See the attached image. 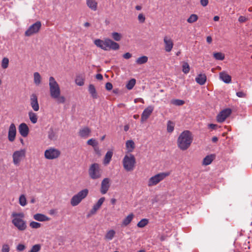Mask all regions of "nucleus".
<instances>
[{
  "mask_svg": "<svg viewBox=\"0 0 252 252\" xmlns=\"http://www.w3.org/2000/svg\"><path fill=\"white\" fill-rule=\"evenodd\" d=\"M49 86L51 98L56 100L58 103H64L65 98L64 96L61 95V91L59 85L52 76L49 77Z\"/></svg>",
  "mask_w": 252,
  "mask_h": 252,
  "instance_id": "nucleus-1",
  "label": "nucleus"
},
{
  "mask_svg": "<svg viewBox=\"0 0 252 252\" xmlns=\"http://www.w3.org/2000/svg\"><path fill=\"white\" fill-rule=\"evenodd\" d=\"M192 141L191 133L189 130H185L179 135L177 140L178 147L182 150L188 149Z\"/></svg>",
  "mask_w": 252,
  "mask_h": 252,
  "instance_id": "nucleus-2",
  "label": "nucleus"
},
{
  "mask_svg": "<svg viewBox=\"0 0 252 252\" xmlns=\"http://www.w3.org/2000/svg\"><path fill=\"white\" fill-rule=\"evenodd\" d=\"M12 223L19 231H23L27 228L26 221L24 220L23 213L13 212L11 214Z\"/></svg>",
  "mask_w": 252,
  "mask_h": 252,
  "instance_id": "nucleus-3",
  "label": "nucleus"
},
{
  "mask_svg": "<svg viewBox=\"0 0 252 252\" xmlns=\"http://www.w3.org/2000/svg\"><path fill=\"white\" fill-rule=\"evenodd\" d=\"M170 175V172H159L152 177H151L147 182V185L149 187H151L157 185L160 182L164 180L167 177Z\"/></svg>",
  "mask_w": 252,
  "mask_h": 252,
  "instance_id": "nucleus-4",
  "label": "nucleus"
},
{
  "mask_svg": "<svg viewBox=\"0 0 252 252\" xmlns=\"http://www.w3.org/2000/svg\"><path fill=\"white\" fill-rule=\"evenodd\" d=\"M136 163L135 158L131 154L126 155L123 160L124 169L127 171H132Z\"/></svg>",
  "mask_w": 252,
  "mask_h": 252,
  "instance_id": "nucleus-5",
  "label": "nucleus"
},
{
  "mask_svg": "<svg viewBox=\"0 0 252 252\" xmlns=\"http://www.w3.org/2000/svg\"><path fill=\"white\" fill-rule=\"evenodd\" d=\"M89 193V190L87 189H84L78 192L77 194L72 196L70 199V204L72 206L78 205L83 199L87 197Z\"/></svg>",
  "mask_w": 252,
  "mask_h": 252,
  "instance_id": "nucleus-6",
  "label": "nucleus"
},
{
  "mask_svg": "<svg viewBox=\"0 0 252 252\" xmlns=\"http://www.w3.org/2000/svg\"><path fill=\"white\" fill-rule=\"evenodd\" d=\"M26 156V150L21 149L13 153V163L16 166H19L20 163L25 159Z\"/></svg>",
  "mask_w": 252,
  "mask_h": 252,
  "instance_id": "nucleus-7",
  "label": "nucleus"
},
{
  "mask_svg": "<svg viewBox=\"0 0 252 252\" xmlns=\"http://www.w3.org/2000/svg\"><path fill=\"white\" fill-rule=\"evenodd\" d=\"M89 175L93 180L100 178L102 175V170L100 165L96 163L92 164L89 169Z\"/></svg>",
  "mask_w": 252,
  "mask_h": 252,
  "instance_id": "nucleus-8",
  "label": "nucleus"
},
{
  "mask_svg": "<svg viewBox=\"0 0 252 252\" xmlns=\"http://www.w3.org/2000/svg\"><path fill=\"white\" fill-rule=\"evenodd\" d=\"M61 155V152L57 149L50 148L44 152V157L47 159H54L58 158Z\"/></svg>",
  "mask_w": 252,
  "mask_h": 252,
  "instance_id": "nucleus-9",
  "label": "nucleus"
},
{
  "mask_svg": "<svg viewBox=\"0 0 252 252\" xmlns=\"http://www.w3.org/2000/svg\"><path fill=\"white\" fill-rule=\"evenodd\" d=\"M40 21H37L29 27L25 32V35L27 36H30L34 34L37 33L41 28Z\"/></svg>",
  "mask_w": 252,
  "mask_h": 252,
  "instance_id": "nucleus-10",
  "label": "nucleus"
},
{
  "mask_svg": "<svg viewBox=\"0 0 252 252\" xmlns=\"http://www.w3.org/2000/svg\"><path fill=\"white\" fill-rule=\"evenodd\" d=\"M154 110V106L153 105L148 106L143 111L141 116V122H145L151 116Z\"/></svg>",
  "mask_w": 252,
  "mask_h": 252,
  "instance_id": "nucleus-11",
  "label": "nucleus"
},
{
  "mask_svg": "<svg viewBox=\"0 0 252 252\" xmlns=\"http://www.w3.org/2000/svg\"><path fill=\"white\" fill-rule=\"evenodd\" d=\"M16 128L14 124L10 125L8 131V139L10 142H13L16 138Z\"/></svg>",
  "mask_w": 252,
  "mask_h": 252,
  "instance_id": "nucleus-12",
  "label": "nucleus"
},
{
  "mask_svg": "<svg viewBox=\"0 0 252 252\" xmlns=\"http://www.w3.org/2000/svg\"><path fill=\"white\" fill-rule=\"evenodd\" d=\"M231 110L230 109H226L221 111L217 116V120L218 122L222 123L230 115Z\"/></svg>",
  "mask_w": 252,
  "mask_h": 252,
  "instance_id": "nucleus-13",
  "label": "nucleus"
},
{
  "mask_svg": "<svg viewBox=\"0 0 252 252\" xmlns=\"http://www.w3.org/2000/svg\"><path fill=\"white\" fill-rule=\"evenodd\" d=\"M30 105L34 111H38L39 109V105L38 101L37 96L35 94L30 95Z\"/></svg>",
  "mask_w": 252,
  "mask_h": 252,
  "instance_id": "nucleus-14",
  "label": "nucleus"
},
{
  "mask_svg": "<svg viewBox=\"0 0 252 252\" xmlns=\"http://www.w3.org/2000/svg\"><path fill=\"white\" fill-rule=\"evenodd\" d=\"M110 180L108 178H104L101 182L100 192L102 194L106 193L110 188Z\"/></svg>",
  "mask_w": 252,
  "mask_h": 252,
  "instance_id": "nucleus-15",
  "label": "nucleus"
},
{
  "mask_svg": "<svg viewBox=\"0 0 252 252\" xmlns=\"http://www.w3.org/2000/svg\"><path fill=\"white\" fill-rule=\"evenodd\" d=\"M120 46L118 43L109 39H105V51L109 49L116 50L119 49Z\"/></svg>",
  "mask_w": 252,
  "mask_h": 252,
  "instance_id": "nucleus-16",
  "label": "nucleus"
},
{
  "mask_svg": "<svg viewBox=\"0 0 252 252\" xmlns=\"http://www.w3.org/2000/svg\"><path fill=\"white\" fill-rule=\"evenodd\" d=\"M18 130L20 134L24 137L28 136L29 133V128L26 123L21 124L18 127Z\"/></svg>",
  "mask_w": 252,
  "mask_h": 252,
  "instance_id": "nucleus-17",
  "label": "nucleus"
},
{
  "mask_svg": "<svg viewBox=\"0 0 252 252\" xmlns=\"http://www.w3.org/2000/svg\"><path fill=\"white\" fill-rule=\"evenodd\" d=\"M165 50L167 52H170L173 47L174 44L172 40L167 36H165L163 39Z\"/></svg>",
  "mask_w": 252,
  "mask_h": 252,
  "instance_id": "nucleus-18",
  "label": "nucleus"
},
{
  "mask_svg": "<svg viewBox=\"0 0 252 252\" xmlns=\"http://www.w3.org/2000/svg\"><path fill=\"white\" fill-rule=\"evenodd\" d=\"M91 130L88 127L85 126L81 128L79 131V135L83 138H87L91 134Z\"/></svg>",
  "mask_w": 252,
  "mask_h": 252,
  "instance_id": "nucleus-19",
  "label": "nucleus"
},
{
  "mask_svg": "<svg viewBox=\"0 0 252 252\" xmlns=\"http://www.w3.org/2000/svg\"><path fill=\"white\" fill-rule=\"evenodd\" d=\"M33 218L38 221H47L50 220V218L47 216L40 214L37 213L33 215Z\"/></svg>",
  "mask_w": 252,
  "mask_h": 252,
  "instance_id": "nucleus-20",
  "label": "nucleus"
},
{
  "mask_svg": "<svg viewBox=\"0 0 252 252\" xmlns=\"http://www.w3.org/2000/svg\"><path fill=\"white\" fill-rule=\"evenodd\" d=\"M220 78L225 83H229L231 81V77L225 72H221L219 74Z\"/></svg>",
  "mask_w": 252,
  "mask_h": 252,
  "instance_id": "nucleus-21",
  "label": "nucleus"
},
{
  "mask_svg": "<svg viewBox=\"0 0 252 252\" xmlns=\"http://www.w3.org/2000/svg\"><path fill=\"white\" fill-rule=\"evenodd\" d=\"M207 77L205 74H199L195 78L196 82L200 85L205 84Z\"/></svg>",
  "mask_w": 252,
  "mask_h": 252,
  "instance_id": "nucleus-22",
  "label": "nucleus"
},
{
  "mask_svg": "<svg viewBox=\"0 0 252 252\" xmlns=\"http://www.w3.org/2000/svg\"><path fill=\"white\" fill-rule=\"evenodd\" d=\"M126 149L127 153L132 152L135 148V143L132 140H128L126 143Z\"/></svg>",
  "mask_w": 252,
  "mask_h": 252,
  "instance_id": "nucleus-23",
  "label": "nucleus"
},
{
  "mask_svg": "<svg viewBox=\"0 0 252 252\" xmlns=\"http://www.w3.org/2000/svg\"><path fill=\"white\" fill-rule=\"evenodd\" d=\"M87 6L92 10L96 11L97 8V2L95 0H86Z\"/></svg>",
  "mask_w": 252,
  "mask_h": 252,
  "instance_id": "nucleus-24",
  "label": "nucleus"
},
{
  "mask_svg": "<svg viewBox=\"0 0 252 252\" xmlns=\"http://www.w3.org/2000/svg\"><path fill=\"white\" fill-rule=\"evenodd\" d=\"M112 156L113 152L112 151H109L106 153L103 161V163L104 165H107L110 163Z\"/></svg>",
  "mask_w": 252,
  "mask_h": 252,
  "instance_id": "nucleus-25",
  "label": "nucleus"
},
{
  "mask_svg": "<svg viewBox=\"0 0 252 252\" xmlns=\"http://www.w3.org/2000/svg\"><path fill=\"white\" fill-rule=\"evenodd\" d=\"M134 217V215L132 213L129 214L126 218L124 219L122 222V225L127 226L132 221Z\"/></svg>",
  "mask_w": 252,
  "mask_h": 252,
  "instance_id": "nucleus-26",
  "label": "nucleus"
},
{
  "mask_svg": "<svg viewBox=\"0 0 252 252\" xmlns=\"http://www.w3.org/2000/svg\"><path fill=\"white\" fill-rule=\"evenodd\" d=\"M28 115L31 122L34 124L37 123L38 117L35 113L33 112L32 111H29Z\"/></svg>",
  "mask_w": 252,
  "mask_h": 252,
  "instance_id": "nucleus-27",
  "label": "nucleus"
},
{
  "mask_svg": "<svg viewBox=\"0 0 252 252\" xmlns=\"http://www.w3.org/2000/svg\"><path fill=\"white\" fill-rule=\"evenodd\" d=\"M89 92L93 98H97V94L96 92L95 87L93 84H90L89 86Z\"/></svg>",
  "mask_w": 252,
  "mask_h": 252,
  "instance_id": "nucleus-28",
  "label": "nucleus"
},
{
  "mask_svg": "<svg viewBox=\"0 0 252 252\" xmlns=\"http://www.w3.org/2000/svg\"><path fill=\"white\" fill-rule=\"evenodd\" d=\"M116 234V232L114 230H109L106 233L104 238L105 240L108 241H110L113 239L115 235Z\"/></svg>",
  "mask_w": 252,
  "mask_h": 252,
  "instance_id": "nucleus-29",
  "label": "nucleus"
},
{
  "mask_svg": "<svg viewBox=\"0 0 252 252\" xmlns=\"http://www.w3.org/2000/svg\"><path fill=\"white\" fill-rule=\"evenodd\" d=\"M148 57H147L146 56H143L138 58L136 59L135 63L136 64H137L138 65H141V64H144V63H146L148 62Z\"/></svg>",
  "mask_w": 252,
  "mask_h": 252,
  "instance_id": "nucleus-30",
  "label": "nucleus"
},
{
  "mask_svg": "<svg viewBox=\"0 0 252 252\" xmlns=\"http://www.w3.org/2000/svg\"><path fill=\"white\" fill-rule=\"evenodd\" d=\"M94 43L96 46L104 50H105V40L103 41L101 39H97L94 40Z\"/></svg>",
  "mask_w": 252,
  "mask_h": 252,
  "instance_id": "nucleus-31",
  "label": "nucleus"
},
{
  "mask_svg": "<svg viewBox=\"0 0 252 252\" xmlns=\"http://www.w3.org/2000/svg\"><path fill=\"white\" fill-rule=\"evenodd\" d=\"M214 159V157L213 155H209L207 156L205 158H204L202 162L203 165H208L212 163Z\"/></svg>",
  "mask_w": 252,
  "mask_h": 252,
  "instance_id": "nucleus-32",
  "label": "nucleus"
},
{
  "mask_svg": "<svg viewBox=\"0 0 252 252\" xmlns=\"http://www.w3.org/2000/svg\"><path fill=\"white\" fill-rule=\"evenodd\" d=\"M33 80L34 84L38 86L41 82V77L38 72H34L33 74Z\"/></svg>",
  "mask_w": 252,
  "mask_h": 252,
  "instance_id": "nucleus-33",
  "label": "nucleus"
},
{
  "mask_svg": "<svg viewBox=\"0 0 252 252\" xmlns=\"http://www.w3.org/2000/svg\"><path fill=\"white\" fill-rule=\"evenodd\" d=\"M174 122L171 121H168L167 123V131L169 133H172L175 127Z\"/></svg>",
  "mask_w": 252,
  "mask_h": 252,
  "instance_id": "nucleus-34",
  "label": "nucleus"
},
{
  "mask_svg": "<svg viewBox=\"0 0 252 252\" xmlns=\"http://www.w3.org/2000/svg\"><path fill=\"white\" fill-rule=\"evenodd\" d=\"M19 203L20 205L23 207L27 205V199L24 194H21L19 196Z\"/></svg>",
  "mask_w": 252,
  "mask_h": 252,
  "instance_id": "nucleus-35",
  "label": "nucleus"
},
{
  "mask_svg": "<svg viewBox=\"0 0 252 252\" xmlns=\"http://www.w3.org/2000/svg\"><path fill=\"white\" fill-rule=\"evenodd\" d=\"M149 220L147 219H143L139 221L137 226L139 228H143L148 224Z\"/></svg>",
  "mask_w": 252,
  "mask_h": 252,
  "instance_id": "nucleus-36",
  "label": "nucleus"
},
{
  "mask_svg": "<svg viewBox=\"0 0 252 252\" xmlns=\"http://www.w3.org/2000/svg\"><path fill=\"white\" fill-rule=\"evenodd\" d=\"M190 70V67L189 63L184 62L182 65V71L185 74H188Z\"/></svg>",
  "mask_w": 252,
  "mask_h": 252,
  "instance_id": "nucleus-37",
  "label": "nucleus"
},
{
  "mask_svg": "<svg viewBox=\"0 0 252 252\" xmlns=\"http://www.w3.org/2000/svg\"><path fill=\"white\" fill-rule=\"evenodd\" d=\"M198 16L196 14H192L190 15L187 19V22L189 23H193L198 20Z\"/></svg>",
  "mask_w": 252,
  "mask_h": 252,
  "instance_id": "nucleus-38",
  "label": "nucleus"
},
{
  "mask_svg": "<svg viewBox=\"0 0 252 252\" xmlns=\"http://www.w3.org/2000/svg\"><path fill=\"white\" fill-rule=\"evenodd\" d=\"M213 56L217 60L222 61L224 59V55L220 52L214 53Z\"/></svg>",
  "mask_w": 252,
  "mask_h": 252,
  "instance_id": "nucleus-39",
  "label": "nucleus"
},
{
  "mask_svg": "<svg viewBox=\"0 0 252 252\" xmlns=\"http://www.w3.org/2000/svg\"><path fill=\"white\" fill-rule=\"evenodd\" d=\"M136 83L135 79H131L127 83L126 85V88L128 90H131L134 86Z\"/></svg>",
  "mask_w": 252,
  "mask_h": 252,
  "instance_id": "nucleus-40",
  "label": "nucleus"
},
{
  "mask_svg": "<svg viewBox=\"0 0 252 252\" xmlns=\"http://www.w3.org/2000/svg\"><path fill=\"white\" fill-rule=\"evenodd\" d=\"M9 64V60L7 58H3L1 62V67L3 69H6L8 67Z\"/></svg>",
  "mask_w": 252,
  "mask_h": 252,
  "instance_id": "nucleus-41",
  "label": "nucleus"
},
{
  "mask_svg": "<svg viewBox=\"0 0 252 252\" xmlns=\"http://www.w3.org/2000/svg\"><path fill=\"white\" fill-rule=\"evenodd\" d=\"M105 200V198L104 197H101L99 199L97 202L94 204V206L97 209H99L102 204L103 203Z\"/></svg>",
  "mask_w": 252,
  "mask_h": 252,
  "instance_id": "nucleus-42",
  "label": "nucleus"
},
{
  "mask_svg": "<svg viewBox=\"0 0 252 252\" xmlns=\"http://www.w3.org/2000/svg\"><path fill=\"white\" fill-rule=\"evenodd\" d=\"M30 226L34 229H37L41 226V224L34 221H32L30 223Z\"/></svg>",
  "mask_w": 252,
  "mask_h": 252,
  "instance_id": "nucleus-43",
  "label": "nucleus"
},
{
  "mask_svg": "<svg viewBox=\"0 0 252 252\" xmlns=\"http://www.w3.org/2000/svg\"><path fill=\"white\" fill-rule=\"evenodd\" d=\"M48 138L51 140H55L56 138V133L53 129H50L48 131Z\"/></svg>",
  "mask_w": 252,
  "mask_h": 252,
  "instance_id": "nucleus-44",
  "label": "nucleus"
},
{
  "mask_svg": "<svg viewBox=\"0 0 252 252\" xmlns=\"http://www.w3.org/2000/svg\"><path fill=\"white\" fill-rule=\"evenodd\" d=\"M41 249V245L40 244H36L33 245L29 252H38Z\"/></svg>",
  "mask_w": 252,
  "mask_h": 252,
  "instance_id": "nucleus-45",
  "label": "nucleus"
},
{
  "mask_svg": "<svg viewBox=\"0 0 252 252\" xmlns=\"http://www.w3.org/2000/svg\"><path fill=\"white\" fill-rule=\"evenodd\" d=\"M113 38L116 41H120L121 39V35L117 32H114L112 33Z\"/></svg>",
  "mask_w": 252,
  "mask_h": 252,
  "instance_id": "nucleus-46",
  "label": "nucleus"
},
{
  "mask_svg": "<svg viewBox=\"0 0 252 252\" xmlns=\"http://www.w3.org/2000/svg\"><path fill=\"white\" fill-rule=\"evenodd\" d=\"M172 103L177 106H181L185 103V101L181 99H174L172 100Z\"/></svg>",
  "mask_w": 252,
  "mask_h": 252,
  "instance_id": "nucleus-47",
  "label": "nucleus"
},
{
  "mask_svg": "<svg viewBox=\"0 0 252 252\" xmlns=\"http://www.w3.org/2000/svg\"><path fill=\"white\" fill-rule=\"evenodd\" d=\"M87 144L88 145H91L93 147H95V146H97L98 145L97 142L95 140V139L93 138L89 139L87 141Z\"/></svg>",
  "mask_w": 252,
  "mask_h": 252,
  "instance_id": "nucleus-48",
  "label": "nucleus"
},
{
  "mask_svg": "<svg viewBox=\"0 0 252 252\" xmlns=\"http://www.w3.org/2000/svg\"><path fill=\"white\" fill-rule=\"evenodd\" d=\"M145 16L143 13L139 14L138 16V20L139 23H144L145 22Z\"/></svg>",
  "mask_w": 252,
  "mask_h": 252,
  "instance_id": "nucleus-49",
  "label": "nucleus"
},
{
  "mask_svg": "<svg viewBox=\"0 0 252 252\" xmlns=\"http://www.w3.org/2000/svg\"><path fill=\"white\" fill-rule=\"evenodd\" d=\"M98 210V209H97L96 208H95V207H94L93 206L92 209L90 210V211L89 212V213L87 215V217L89 218L92 215H93L95 214Z\"/></svg>",
  "mask_w": 252,
  "mask_h": 252,
  "instance_id": "nucleus-50",
  "label": "nucleus"
},
{
  "mask_svg": "<svg viewBox=\"0 0 252 252\" xmlns=\"http://www.w3.org/2000/svg\"><path fill=\"white\" fill-rule=\"evenodd\" d=\"M98 210V209H97L96 208H95V207H94L93 206L92 209L90 210V211L89 212V213L87 215V217L89 218L92 215H93L95 214Z\"/></svg>",
  "mask_w": 252,
  "mask_h": 252,
  "instance_id": "nucleus-51",
  "label": "nucleus"
},
{
  "mask_svg": "<svg viewBox=\"0 0 252 252\" xmlns=\"http://www.w3.org/2000/svg\"><path fill=\"white\" fill-rule=\"evenodd\" d=\"M26 249V246L24 244H19L16 247L17 251L22 252Z\"/></svg>",
  "mask_w": 252,
  "mask_h": 252,
  "instance_id": "nucleus-52",
  "label": "nucleus"
},
{
  "mask_svg": "<svg viewBox=\"0 0 252 252\" xmlns=\"http://www.w3.org/2000/svg\"><path fill=\"white\" fill-rule=\"evenodd\" d=\"M10 251V248L7 244H4L2 245L1 252H9Z\"/></svg>",
  "mask_w": 252,
  "mask_h": 252,
  "instance_id": "nucleus-53",
  "label": "nucleus"
},
{
  "mask_svg": "<svg viewBox=\"0 0 252 252\" xmlns=\"http://www.w3.org/2000/svg\"><path fill=\"white\" fill-rule=\"evenodd\" d=\"M75 82L76 84L80 86H83L84 84V80L82 79H76Z\"/></svg>",
  "mask_w": 252,
  "mask_h": 252,
  "instance_id": "nucleus-54",
  "label": "nucleus"
},
{
  "mask_svg": "<svg viewBox=\"0 0 252 252\" xmlns=\"http://www.w3.org/2000/svg\"><path fill=\"white\" fill-rule=\"evenodd\" d=\"M105 88L106 90L110 91L113 88L112 84L111 83L107 82L105 84Z\"/></svg>",
  "mask_w": 252,
  "mask_h": 252,
  "instance_id": "nucleus-55",
  "label": "nucleus"
},
{
  "mask_svg": "<svg viewBox=\"0 0 252 252\" xmlns=\"http://www.w3.org/2000/svg\"><path fill=\"white\" fill-rule=\"evenodd\" d=\"M247 20V18L243 16H240L238 18V21L240 23H244Z\"/></svg>",
  "mask_w": 252,
  "mask_h": 252,
  "instance_id": "nucleus-56",
  "label": "nucleus"
},
{
  "mask_svg": "<svg viewBox=\"0 0 252 252\" xmlns=\"http://www.w3.org/2000/svg\"><path fill=\"white\" fill-rule=\"evenodd\" d=\"M123 57L125 59H129L132 57L131 54L130 53H126L123 55Z\"/></svg>",
  "mask_w": 252,
  "mask_h": 252,
  "instance_id": "nucleus-57",
  "label": "nucleus"
},
{
  "mask_svg": "<svg viewBox=\"0 0 252 252\" xmlns=\"http://www.w3.org/2000/svg\"><path fill=\"white\" fill-rule=\"evenodd\" d=\"M236 95L239 97H244L246 96V94L243 92H237Z\"/></svg>",
  "mask_w": 252,
  "mask_h": 252,
  "instance_id": "nucleus-58",
  "label": "nucleus"
},
{
  "mask_svg": "<svg viewBox=\"0 0 252 252\" xmlns=\"http://www.w3.org/2000/svg\"><path fill=\"white\" fill-rule=\"evenodd\" d=\"M208 3V0H200V3L203 6H207Z\"/></svg>",
  "mask_w": 252,
  "mask_h": 252,
  "instance_id": "nucleus-59",
  "label": "nucleus"
},
{
  "mask_svg": "<svg viewBox=\"0 0 252 252\" xmlns=\"http://www.w3.org/2000/svg\"><path fill=\"white\" fill-rule=\"evenodd\" d=\"M94 149L96 154L98 155H101L100 151L99 150V149L97 146H95V147H94Z\"/></svg>",
  "mask_w": 252,
  "mask_h": 252,
  "instance_id": "nucleus-60",
  "label": "nucleus"
},
{
  "mask_svg": "<svg viewBox=\"0 0 252 252\" xmlns=\"http://www.w3.org/2000/svg\"><path fill=\"white\" fill-rule=\"evenodd\" d=\"M208 127L212 129H214L216 128V127H217V125L211 124L208 125Z\"/></svg>",
  "mask_w": 252,
  "mask_h": 252,
  "instance_id": "nucleus-61",
  "label": "nucleus"
},
{
  "mask_svg": "<svg viewBox=\"0 0 252 252\" xmlns=\"http://www.w3.org/2000/svg\"><path fill=\"white\" fill-rule=\"evenodd\" d=\"M95 78L97 80H101L103 79V76L101 74H97L95 76Z\"/></svg>",
  "mask_w": 252,
  "mask_h": 252,
  "instance_id": "nucleus-62",
  "label": "nucleus"
},
{
  "mask_svg": "<svg viewBox=\"0 0 252 252\" xmlns=\"http://www.w3.org/2000/svg\"><path fill=\"white\" fill-rule=\"evenodd\" d=\"M206 41L208 43H211L212 42V38L211 36H208L206 38Z\"/></svg>",
  "mask_w": 252,
  "mask_h": 252,
  "instance_id": "nucleus-63",
  "label": "nucleus"
},
{
  "mask_svg": "<svg viewBox=\"0 0 252 252\" xmlns=\"http://www.w3.org/2000/svg\"><path fill=\"white\" fill-rule=\"evenodd\" d=\"M213 19L215 21H218L220 19V17L218 16H215L214 17Z\"/></svg>",
  "mask_w": 252,
  "mask_h": 252,
  "instance_id": "nucleus-64",
  "label": "nucleus"
}]
</instances>
